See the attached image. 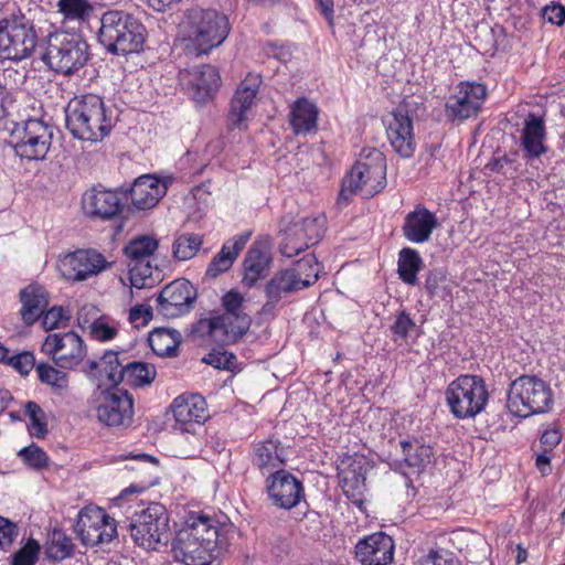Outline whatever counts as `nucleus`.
<instances>
[{
	"mask_svg": "<svg viewBox=\"0 0 565 565\" xmlns=\"http://www.w3.org/2000/svg\"><path fill=\"white\" fill-rule=\"evenodd\" d=\"M270 264V256L267 246L262 243H254L248 249L244 259V276L242 282L245 287L252 288L265 277Z\"/></svg>",
	"mask_w": 565,
	"mask_h": 565,
	"instance_id": "f704fd0d",
	"label": "nucleus"
},
{
	"mask_svg": "<svg viewBox=\"0 0 565 565\" xmlns=\"http://www.w3.org/2000/svg\"><path fill=\"white\" fill-rule=\"evenodd\" d=\"M221 305L224 312L201 319L196 331L220 345H227L237 342L246 334L252 324V318L244 310L245 297L235 289L222 296Z\"/></svg>",
	"mask_w": 565,
	"mask_h": 565,
	"instance_id": "f03ea898",
	"label": "nucleus"
},
{
	"mask_svg": "<svg viewBox=\"0 0 565 565\" xmlns=\"http://www.w3.org/2000/svg\"><path fill=\"white\" fill-rule=\"evenodd\" d=\"M319 110L309 99L301 97L294 102L289 111V125L295 135H307L317 129Z\"/></svg>",
	"mask_w": 565,
	"mask_h": 565,
	"instance_id": "4c0bfd02",
	"label": "nucleus"
},
{
	"mask_svg": "<svg viewBox=\"0 0 565 565\" xmlns=\"http://www.w3.org/2000/svg\"><path fill=\"white\" fill-rule=\"evenodd\" d=\"M82 207L92 218L113 220L122 211L124 203L116 191L94 186L83 194Z\"/></svg>",
	"mask_w": 565,
	"mask_h": 565,
	"instance_id": "a878e982",
	"label": "nucleus"
},
{
	"mask_svg": "<svg viewBox=\"0 0 565 565\" xmlns=\"http://www.w3.org/2000/svg\"><path fill=\"white\" fill-rule=\"evenodd\" d=\"M179 82L194 103L205 104L218 90L221 76L215 66L203 64L180 71Z\"/></svg>",
	"mask_w": 565,
	"mask_h": 565,
	"instance_id": "a211bd4d",
	"label": "nucleus"
},
{
	"mask_svg": "<svg viewBox=\"0 0 565 565\" xmlns=\"http://www.w3.org/2000/svg\"><path fill=\"white\" fill-rule=\"evenodd\" d=\"M120 530L129 532L132 541L146 550L158 551L170 539L169 514L164 505L151 502L141 510H134Z\"/></svg>",
	"mask_w": 565,
	"mask_h": 565,
	"instance_id": "423d86ee",
	"label": "nucleus"
},
{
	"mask_svg": "<svg viewBox=\"0 0 565 565\" xmlns=\"http://www.w3.org/2000/svg\"><path fill=\"white\" fill-rule=\"evenodd\" d=\"M168 186L161 179L145 174L135 180L130 188L131 204L138 210H148L166 195Z\"/></svg>",
	"mask_w": 565,
	"mask_h": 565,
	"instance_id": "2f4dec72",
	"label": "nucleus"
},
{
	"mask_svg": "<svg viewBox=\"0 0 565 565\" xmlns=\"http://www.w3.org/2000/svg\"><path fill=\"white\" fill-rule=\"evenodd\" d=\"M221 550L216 545L201 542L198 536L190 535L183 530H180L172 541L174 558L184 565H211Z\"/></svg>",
	"mask_w": 565,
	"mask_h": 565,
	"instance_id": "4be33fe9",
	"label": "nucleus"
},
{
	"mask_svg": "<svg viewBox=\"0 0 565 565\" xmlns=\"http://www.w3.org/2000/svg\"><path fill=\"white\" fill-rule=\"evenodd\" d=\"M299 291L295 280L286 269L276 273L265 285L266 302L262 307L263 315H271L279 302L289 294Z\"/></svg>",
	"mask_w": 565,
	"mask_h": 565,
	"instance_id": "c9c22d12",
	"label": "nucleus"
},
{
	"mask_svg": "<svg viewBox=\"0 0 565 565\" xmlns=\"http://www.w3.org/2000/svg\"><path fill=\"white\" fill-rule=\"evenodd\" d=\"M486 85L478 82H460L445 103V116L451 122H462L476 117L487 98Z\"/></svg>",
	"mask_w": 565,
	"mask_h": 565,
	"instance_id": "4468645a",
	"label": "nucleus"
},
{
	"mask_svg": "<svg viewBox=\"0 0 565 565\" xmlns=\"http://www.w3.org/2000/svg\"><path fill=\"white\" fill-rule=\"evenodd\" d=\"M286 271L295 280L298 289L302 290L318 280L320 264L315 255L309 254L297 260L291 267L286 268Z\"/></svg>",
	"mask_w": 565,
	"mask_h": 565,
	"instance_id": "79ce46f5",
	"label": "nucleus"
},
{
	"mask_svg": "<svg viewBox=\"0 0 565 565\" xmlns=\"http://www.w3.org/2000/svg\"><path fill=\"white\" fill-rule=\"evenodd\" d=\"M260 78L257 75H247L237 87L230 105L227 125L230 129H245L247 113L249 111L258 88Z\"/></svg>",
	"mask_w": 565,
	"mask_h": 565,
	"instance_id": "cd10ccee",
	"label": "nucleus"
},
{
	"mask_svg": "<svg viewBox=\"0 0 565 565\" xmlns=\"http://www.w3.org/2000/svg\"><path fill=\"white\" fill-rule=\"evenodd\" d=\"M74 544L72 539L67 536L62 530H53L51 540L46 547V557L54 562H61L73 555Z\"/></svg>",
	"mask_w": 565,
	"mask_h": 565,
	"instance_id": "a18cd8bd",
	"label": "nucleus"
},
{
	"mask_svg": "<svg viewBox=\"0 0 565 565\" xmlns=\"http://www.w3.org/2000/svg\"><path fill=\"white\" fill-rule=\"evenodd\" d=\"M18 456L28 467L34 470L44 469L50 462V458L46 452L35 444H31L30 446L20 449Z\"/></svg>",
	"mask_w": 565,
	"mask_h": 565,
	"instance_id": "603ef678",
	"label": "nucleus"
},
{
	"mask_svg": "<svg viewBox=\"0 0 565 565\" xmlns=\"http://www.w3.org/2000/svg\"><path fill=\"white\" fill-rule=\"evenodd\" d=\"M42 326L45 330H53L58 328L63 321H67L68 317L62 307H52L42 313Z\"/></svg>",
	"mask_w": 565,
	"mask_h": 565,
	"instance_id": "bf43d9fd",
	"label": "nucleus"
},
{
	"mask_svg": "<svg viewBox=\"0 0 565 565\" xmlns=\"http://www.w3.org/2000/svg\"><path fill=\"white\" fill-rule=\"evenodd\" d=\"M388 141L402 158L414 154L416 142L413 121L404 109H396L383 119Z\"/></svg>",
	"mask_w": 565,
	"mask_h": 565,
	"instance_id": "b1692460",
	"label": "nucleus"
},
{
	"mask_svg": "<svg viewBox=\"0 0 565 565\" xmlns=\"http://www.w3.org/2000/svg\"><path fill=\"white\" fill-rule=\"evenodd\" d=\"M41 351L51 356L61 369L73 370L86 355V348L82 338L74 331L49 334Z\"/></svg>",
	"mask_w": 565,
	"mask_h": 565,
	"instance_id": "dca6fc26",
	"label": "nucleus"
},
{
	"mask_svg": "<svg viewBox=\"0 0 565 565\" xmlns=\"http://www.w3.org/2000/svg\"><path fill=\"white\" fill-rule=\"evenodd\" d=\"M35 371L39 381L49 385L54 393L63 394L68 390L70 377L66 372L44 362L36 364Z\"/></svg>",
	"mask_w": 565,
	"mask_h": 565,
	"instance_id": "c03bdc74",
	"label": "nucleus"
},
{
	"mask_svg": "<svg viewBox=\"0 0 565 565\" xmlns=\"http://www.w3.org/2000/svg\"><path fill=\"white\" fill-rule=\"evenodd\" d=\"M448 277L443 268H434L427 271L424 288L429 298H443L447 291Z\"/></svg>",
	"mask_w": 565,
	"mask_h": 565,
	"instance_id": "3c124183",
	"label": "nucleus"
},
{
	"mask_svg": "<svg viewBox=\"0 0 565 565\" xmlns=\"http://www.w3.org/2000/svg\"><path fill=\"white\" fill-rule=\"evenodd\" d=\"M151 319L152 308L150 306L138 305L129 311V321L137 329L147 326Z\"/></svg>",
	"mask_w": 565,
	"mask_h": 565,
	"instance_id": "052dcab7",
	"label": "nucleus"
},
{
	"mask_svg": "<svg viewBox=\"0 0 565 565\" xmlns=\"http://www.w3.org/2000/svg\"><path fill=\"white\" fill-rule=\"evenodd\" d=\"M250 235L252 233L247 231L226 241L221 250L210 262L206 269V276L215 278L227 271L233 266L246 243L249 241Z\"/></svg>",
	"mask_w": 565,
	"mask_h": 565,
	"instance_id": "72a5a7b5",
	"label": "nucleus"
},
{
	"mask_svg": "<svg viewBox=\"0 0 565 565\" xmlns=\"http://www.w3.org/2000/svg\"><path fill=\"white\" fill-rule=\"evenodd\" d=\"M399 445L404 456V462L411 473L423 472L435 458L434 448L419 439L402 440Z\"/></svg>",
	"mask_w": 565,
	"mask_h": 565,
	"instance_id": "ea45409f",
	"label": "nucleus"
},
{
	"mask_svg": "<svg viewBox=\"0 0 565 565\" xmlns=\"http://www.w3.org/2000/svg\"><path fill=\"white\" fill-rule=\"evenodd\" d=\"M395 544L384 532H375L359 540L355 557L362 565H388L394 558Z\"/></svg>",
	"mask_w": 565,
	"mask_h": 565,
	"instance_id": "bb28decb",
	"label": "nucleus"
},
{
	"mask_svg": "<svg viewBox=\"0 0 565 565\" xmlns=\"http://www.w3.org/2000/svg\"><path fill=\"white\" fill-rule=\"evenodd\" d=\"M339 479L344 495L355 504L362 503L366 479L362 460L354 459L348 468L341 469Z\"/></svg>",
	"mask_w": 565,
	"mask_h": 565,
	"instance_id": "58836bf2",
	"label": "nucleus"
},
{
	"mask_svg": "<svg viewBox=\"0 0 565 565\" xmlns=\"http://www.w3.org/2000/svg\"><path fill=\"white\" fill-rule=\"evenodd\" d=\"M121 521L108 515L97 505L84 507L77 515L74 531L85 546H97L110 543L118 535Z\"/></svg>",
	"mask_w": 565,
	"mask_h": 565,
	"instance_id": "ddd939ff",
	"label": "nucleus"
},
{
	"mask_svg": "<svg viewBox=\"0 0 565 565\" xmlns=\"http://www.w3.org/2000/svg\"><path fill=\"white\" fill-rule=\"evenodd\" d=\"M535 466L543 476H547L552 471L550 451L543 450L541 454H537Z\"/></svg>",
	"mask_w": 565,
	"mask_h": 565,
	"instance_id": "338daca9",
	"label": "nucleus"
},
{
	"mask_svg": "<svg viewBox=\"0 0 565 565\" xmlns=\"http://www.w3.org/2000/svg\"><path fill=\"white\" fill-rule=\"evenodd\" d=\"M96 413L98 420L105 426L129 427L134 418V398L126 390H107L103 392Z\"/></svg>",
	"mask_w": 565,
	"mask_h": 565,
	"instance_id": "aec40b11",
	"label": "nucleus"
},
{
	"mask_svg": "<svg viewBox=\"0 0 565 565\" xmlns=\"http://www.w3.org/2000/svg\"><path fill=\"white\" fill-rule=\"evenodd\" d=\"M20 301L22 303L21 318L25 324L31 326L38 321L47 307L49 294L40 285H29L20 291Z\"/></svg>",
	"mask_w": 565,
	"mask_h": 565,
	"instance_id": "e433bc0d",
	"label": "nucleus"
},
{
	"mask_svg": "<svg viewBox=\"0 0 565 565\" xmlns=\"http://www.w3.org/2000/svg\"><path fill=\"white\" fill-rule=\"evenodd\" d=\"M439 225V220L435 212L428 210L423 204H417L413 211L405 215L402 233L408 242L424 244L430 241L433 233Z\"/></svg>",
	"mask_w": 565,
	"mask_h": 565,
	"instance_id": "c85d7f7f",
	"label": "nucleus"
},
{
	"mask_svg": "<svg viewBox=\"0 0 565 565\" xmlns=\"http://www.w3.org/2000/svg\"><path fill=\"white\" fill-rule=\"evenodd\" d=\"M386 186V159L375 148L363 149L359 159L342 181L339 205H347L353 195L373 198Z\"/></svg>",
	"mask_w": 565,
	"mask_h": 565,
	"instance_id": "7ed1b4c3",
	"label": "nucleus"
},
{
	"mask_svg": "<svg viewBox=\"0 0 565 565\" xmlns=\"http://www.w3.org/2000/svg\"><path fill=\"white\" fill-rule=\"evenodd\" d=\"M424 265L420 254L411 247H404L398 253L397 274L399 279L409 285L418 284V273Z\"/></svg>",
	"mask_w": 565,
	"mask_h": 565,
	"instance_id": "37998d69",
	"label": "nucleus"
},
{
	"mask_svg": "<svg viewBox=\"0 0 565 565\" xmlns=\"http://www.w3.org/2000/svg\"><path fill=\"white\" fill-rule=\"evenodd\" d=\"M25 415L30 418L29 433L36 438H44L47 434V424L44 411L35 403L25 404Z\"/></svg>",
	"mask_w": 565,
	"mask_h": 565,
	"instance_id": "8fccbe9b",
	"label": "nucleus"
},
{
	"mask_svg": "<svg viewBox=\"0 0 565 565\" xmlns=\"http://www.w3.org/2000/svg\"><path fill=\"white\" fill-rule=\"evenodd\" d=\"M554 394L548 383L535 375H521L510 384L507 405L519 417L551 411Z\"/></svg>",
	"mask_w": 565,
	"mask_h": 565,
	"instance_id": "1a4fd4ad",
	"label": "nucleus"
},
{
	"mask_svg": "<svg viewBox=\"0 0 565 565\" xmlns=\"http://www.w3.org/2000/svg\"><path fill=\"white\" fill-rule=\"evenodd\" d=\"M38 33L32 20L13 14L0 20V58L21 62L31 57L38 45Z\"/></svg>",
	"mask_w": 565,
	"mask_h": 565,
	"instance_id": "9b49d317",
	"label": "nucleus"
},
{
	"mask_svg": "<svg viewBox=\"0 0 565 565\" xmlns=\"http://www.w3.org/2000/svg\"><path fill=\"white\" fill-rule=\"evenodd\" d=\"M136 486H130L121 491V493L113 500V507L124 508L126 504V495L138 492Z\"/></svg>",
	"mask_w": 565,
	"mask_h": 565,
	"instance_id": "774afa93",
	"label": "nucleus"
},
{
	"mask_svg": "<svg viewBox=\"0 0 565 565\" xmlns=\"http://www.w3.org/2000/svg\"><path fill=\"white\" fill-rule=\"evenodd\" d=\"M390 331L392 333V340L395 343L398 342H407L408 339L414 334L415 338L418 337V327L413 320V318L406 311H399L394 322L390 327Z\"/></svg>",
	"mask_w": 565,
	"mask_h": 565,
	"instance_id": "49530a36",
	"label": "nucleus"
},
{
	"mask_svg": "<svg viewBox=\"0 0 565 565\" xmlns=\"http://www.w3.org/2000/svg\"><path fill=\"white\" fill-rule=\"evenodd\" d=\"M89 329L92 337L98 341L111 340L117 334V329L113 326H109L105 318H98L94 320L90 323Z\"/></svg>",
	"mask_w": 565,
	"mask_h": 565,
	"instance_id": "4d7b16f0",
	"label": "nucleus"
},
{
	"mask_svg": "<svg viewBox=\"0 0 565 565\" xmlns=\"http://www.w3.org/2000/svg\"><path fill=\"white\" fill-rule=\"evenodd\" d=\"M317 6L321 12V14L328 21L330 26H333V18H334V3L333 0H316Z\"/></svg>",
	"mask_w": 565,
	"mask_h": 565,
	"instance_id": "69168bd1",
	"label": "nucleus"
},
{
	"mask_svg": "<svg viewBox=\"0 0 565 565\" xmlns=\"http://www.w3.org/2000/svg\"><path fill=\"white\" fill-rule=\"evenodd\" d=\"M543 18L555 25H563L565 22V8L561 4L546 6L543 9Z\"/></svg>",
	"mask_w": 565,
	"mask_h": 565,
	"instance_id": "680f3d73",
	"label": "nucleus"
},
{
	"mask_svg": "<svg viewBox=\"0 0 565 565\" xmlns=\"http://www.w3.org/2000/svg\"><path fill=\"white\" fill-rule=\"evenodd\" d=\"M188 47L193 49L198 55L207 54L221 45L230 33L227 17L212 9L192 7L184 12L179 25Z\"/></svg>",
	"mask_w": 565,
	"mask_h": 565,
	"instance_id": "20e7f679",
	"label": "nucleus"
},
{
	"mask_svg": "<svg viewBox=\"0 0 565 565\" xmlns=\"http://www.w3.org/2000/svg\"><path fill=\"white\" fill-rule=\"evenodd\" d=\"M175 419V427L183 433H194L206 417V402L200 394H181L170 406Z\"/></svg>",
	"mask_w": 565,
	"mask_h": 565,
	"instance_id": "393cba45",
	"label": "nucleus"
},
{
	"mask_svg": "<svg viewBox=\"0 0 565 565\" xmlns=\"http://www.w3.org/2000/svg\"><path fill=\"white\" fill-rule=\"evenodd\" d=\"M146 34L145 25L128 12L108 10L100 18L98 40L109 53H139L143 47Z\"/></svg>",
	"mask_w": 565,
	"mask_h": 565,
	"instance_id": "39448f33",
	"label": "nucleus"
},
{
	"mask_svg": "<svg viewBox=\"0 0 565 565\" xmlns=\"http://www.w3.org/2000/svg\"><path fill=\"white\" fill-rule=\"evenodd\" d=\"M111 266L105 256L93 248L77 249L61 260V270L67 279L83 281Z\"/></svg>",
	"mask_w": 565,
	"mask_h": 565,
	"instance_id": "412c9836",
	"label": "nucleus"
},
{
	"mask_svg": "<svg viewBox=\"0 0 565 565\" xmlns=\"http://www.w3.org/2000/svg\"><path fill=\"white\" fill-rule=\"evenodd\" d=\"M85 372L110 386L126 381L131 386L140 387L152 383L157 375L156 367L148 363L131 362L122 365L118 353L114 351H107L99 361H88Z\"/></svg>",
	"mask_w": 565,
	"mask_h": 565,
	"instance_id": "6e6552de",
	"label": "nucleus"
},
{
	"mask_svg": "<svg viewBox=\"0 0 565 565\" xmlns=\"http://www.w3.org/2000/svg\"><path fill=\"white\" fill-rule=\"evenodd\" d=\"M181 341L178 330L163 327L153 329L148 337V343L158 356H175Z\"/></svg>",
	"mask_w": 565,
	"mask_h": 565,
	"instance_id": "a19ab883",
	"label": "nucleus"
},
{
	"mask_svg": "<svg viewBox=\"0 0 565 565\" xmlns=\"http://www.w3.org/2000/svg\"><path fill=\"white\" fill-rule=\"evenodd\" d=\"M66 127L74 138L98 142L104 140L116 125V115L97 94L74 96L65 108Z\"/></svg>",
	"mask_w": 565,
	"mask_h": 565,
	"instance_id": "f257e3e1",
	"label": "nucleus"
},
{
	"mask_svg": "<svg viewBox=\"0 0 565 565\" xmlns=\"http://www.w3.org/2000/svg\"><path fill=\"white\" fill-rule=\"evenodd\" d=\"M88 49L87 42L78 33L54 32L47 36L42 61L53 72L71 76L87 64Z\"/></svg>",
	"mask_w": 565,
	"mask_h": 565,
	"instance_id": "0eeeda50",
	"label": "nucleus"
},
{
	"mask_svg": "<svg viewBox=\"0 0 565 565\" xmlns=\"http://www.w3.org/2000/svg\"><path fill=\"white\" fill-rule=\"evenodd\" d=\"M18 534V525L0 515V548L6 550L10 547Z\"/></svg>",
	"mask_w": 565,
	"mask_h": 565,
	"instance_id": "13d9d810",
	"label": "nucleus"
},
{
	"mask_svg": "<svg viewBox=\"0 0 565 565\" xmlns=\"http://www.w3.org/2000/svg\"><path fill=\"white\" fill-rule=\"evenodd\" d=\"M323 221L318 217H303L284 230L280 253L294 257L317 244L323 236Z\"/></svg>",
	"mask_w": 565,
	"mask_h": 565,
	"instance_id": "6ab92c4d",
	"label": "nucleus"
},
{
	"mask_svg": "<svg viewBox=\"0 0 565 565\" xmlns=\"http://www.w3.org/2000/svg\"><path fill=\"white\" fill-rule=\"evenodd\" d=\"M285 448L277 438H268L253 445L252 462L263 473L278 469L285 463Z\"/></svg>",
	"mask_w": 565,
	"mask_h": 565,
	"instance_id": "473e14b6",
	"label": "nucleus"
},
{
	"mask_svg": "<svg viewBox=\"0 0 565 565\" xmlns=\"http://www.w3.org/2000/svg\"><path fill=\"white\" fill-rule=\"evenodd\" d=\"M6 364L13 367L22 376L29 375L36 367L35 358L31 351H23L9 356Z\"/></svg>",
	"mask_w": 565,
	"mask_h": 565,
	"instance_id": "5fc2aeb1",
	"label": "nucleus"
},
{
	"mask_svg": "<svg viewBox=\"0 0 565 565\" xmlns=\"http://www.w3.org/2000/svg\"><path fill=\"white\" fill-rule=\"evenodd\" d=\"M420 565H456V563L448 553L430 551L429 554L422 559Z\"/></svg>",
	"mask_w": 565,
	"mask_h": 565,
	"instance_id": "0e129e2a",
	"label": "nucleus"
},
{
	"mask_svg": "<svg viewBox=\"0 0 565 565\" xmlns=\"http://www.w3.org/2000/svg\"><path fill=\"white\" fill-rule=\"evenodd\" d=\"M196 296V289L188 279H175L159 292L157 312L167 319L182 317L193 309Z\"/></svg>",
	"mask_w": 565,
	"mask_h": 565,
	"instance_id": "f3484780",
	"label": "nucleus"
},
{
	"mask_svg": "<svg viewBox=\"0 0 565 565\" xmlns=\"http://www.w3.org/2000/svg\"><path fill=\"white\" fill-rule=\"evenodd\" d=\"M52 138V127L42 119L30 118L15 124L9 143L21 159L43 160L50 150Z\"/></svg>",
	"mask_w": 565,
	"mask_h": 565,
	"instance_id": "f8f14e48",
	"label": "nucleus"
},
{
	"mask_svg": "<svg viewBox=\"0 0 565 565\" xmlns=\"http://www.w3.org/2000/svg\"><path fill=\"white\" fill-rule=\"evenodd\" d=\"M158 246L159 242L154 237L142 235L130 241L125 247L132 287L141 289L152 282L151 257Z\"/></svg>",
	"mask_w": 565,
	"mask_h": 565,
	"instance_id": "2eb2a0df",
	"label": "nucleus"
},
{
	"mask_svg": "<svg viewBox=\"0 0 565 565\" xmlns=\"http://www.w3.org/2000/svg\"><path fill=\"white\" fill-rule=\"evenodd\" d=\"M561 439H562L561 431L557 428L553 427V428L546 429L542 434L540 441L543 446V450L551 452L559 444Z\"/></svg>",
	"mask_w": 565,
	"mask_h": 565,
	"instance_id": "e2e57ef3",
	"label": "nucleus"
},
{
	"mask_svg": "<svg viewBox=\"0 0 565 565\" xmlns=\"http://www.w3.org/2000/svg\"><path fill=\"white\" fill-rule=\"evenodd\" d=\"M202 245V238L196 234L180 235L173 243V255L179 260L194 257Z\"/></svg>",
	"mask_w": 565,
	"mask_h": 565,
	"instance_id": "09e8293b",
	"label": "nucleus"
},
{
	"mask_svg": "<svg viewBox=\"0 0 565 565\" xmlns=\"http://www.w3.org/2000/svg\"><path fill=\"white\" fill-rule=\"evenodd\" d=\"M41 546L39 542L30 537L11 557V565H35L39 559Z\"/></svg>",
	"mask_w": 565,
	"mask_h": 565,
	"instance_id": "864d4df0",
	"label": "nucleus"
},
{
	"mask_svg": "<svg viewBox=\"0 0 565 565\" xmlns=\"http://www.w3.org/2000/svg\"><path fill=\"white\" fill-rule=\"evenodd\" d=\"M488 399L486 382L478 375H460L446 390L449 411L458 419L475 418L484 411Z\"/></svg>",
	"mask_w": 565,
	"mask_h": 565,
	"instance_id": "9d476101",
	"label": "nucleus"
},
{
	"mask_svg": "<svg viewBox=\"0 0 565 565\" xmlns=\"http://www.w3.org/2000/svg\"><path fill=\"white\" fill-rule=\"evenodd\" d=\"M546 135L544 118L530 113L520 131V148L523 151V159L531 161L547 152Z\"/></svg>",
	"mask_w": 565,
	"mask_h": 565,
	"instance_id": "c756f323",
	"label": "nucleus"
},
{
	"mask_svg": "<svg viewBox=\"0 0 565 565\" xmlns=\"http://www.w3.org/2000/svg\"><path fill=\"white\" fill-rule=\"evenodd\" d=\"M203 361L218 370H233L235 367L236 356L227 351L213 350Z\"/></svg>",
	"mask_w": 565,
	"mask_h": 565,
	"instance_id": "6e6d98bb",
	"label": "nucleus"
},
{
	"mask_svg": "<svg viewBox=\"0 0 565 565\" xmlns=\"http://www.w3.org/2000/svg\"><path fill=\"white\" fill-rule=\"evenodd\" d=\"M58 12L68 21L84 22L93 12L88 0H58Z\"/></svg>",
	"mask_w": 565,
	"mask_h": 565,
	"instance_id": "de8ad7c7",
	"label": "nucleus"
},
{
	"mask_svg": "<svg viewBox=\"0 0 565 565\" xmlns=\"http://www.w3.org/2000/svg\"><path fill=\"white\" fill-rule=\"evenodd\" d=\"M267 493L274 505L290 510L305 497L302 482L292 473L279 469L266 480Z\"/></svg>",
	"mask_w": 565,
	"mask_h": 565,
	"instance_id": "5701e85b",
	"label": "nucleus"
},
{
	"mask_svg": "<svg viewBox=\"0 0 565 565\" xmlns=\"http://www.w3.org/2000/svg\"><path fill=\"white\" fill-rule=\"evenodd\" d=\"M183 531L190 535L198 536L201 542L207 545H216L223 548L224 542L221 537V523L218 520L204 511H191L188 513Z\"/></svg>",
	"mask_w": 565,
	"mask_h": 565,
	"instance_id": "7c9ffc66",
	"label": "nucleus"
}]
</instances>
